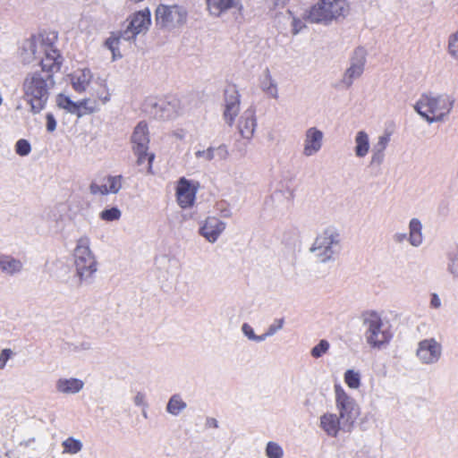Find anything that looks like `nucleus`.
<instances>
[{
    "label": "nucleus",
    "mask_w": 458,
    "mask_h": 458,
    "mask_svg": "<svg viewBox=\"0 0 458 458\" xmlns=\"http://www.w3.org/2000/svg\"><path fill=\"white\" fill-rule=\"evenodd\" d=\"M56 36L54 33L38 34L29 43L28 50L35 60H38L41 72H29L22 82L23 98L33 114L40 113L46 106L54 88L52 73L59 71L62 57L54 45Z\"/></svg>",
    "instance_id": "f257e3e1"
},
{
    "label": "nucleus",
    "mask_w": 458,
    "mask_h": 458,
    "mask_svg": "<svg viewBox=\"0 0 458 458\" xmlns=\"http://www.w3.org/2000/svg\"><path fill=\"white\" fill-rule=\"evenodd\" d=\"M455 98L447 93L423 94L414 105L415 111L429 124L447 120Z\"/></svg>",
    "instance_id": "f03ea898"
},
{
    "label": "nucleus",
    "mask_w": 458,
    "mask_h": 458,
    "mask_svg": "<svg viewBox=\"0 0 458 458\" xmlns=\"http://www.w3.org/2000/svg\"><path fill=\"white\" fill-rule=\"evenodd\" d=\"M350 13L347 0H318L304 13V19L311 23L328 25L345 18Z\"/></svg>",
    "instance_id": "7ed1b4c3"
},
{
    "label": "nucleus",
    "mask_w": 458,
    "mask_h": 458,
    "mask_svg": "<svg viewBox=\"0 0 458 458\" xmlns=\"http://www.w3.org/2000/svg\"><path fill=\"white\" fill-rule=\"evenodd\" d=\"M341 250V235L334 226H327L318 233L310 248L316 259L324 264L335 261Z\"/></svg>",
    "instance_id": "20e7f679"
},
{
    "label": "nucleus",
    "mask_w": 458,
    "mask_h": 458,
    "mask_svg": "<svg viewBox=\"0 0 458 458\" xmlns=\"http://www.w3.org/2000/svg\"><path fill=\"white\" fill-rule=\"evenodd\" d=\"M363 326L366 343L373 349H383L391 341L393 333L390 321L380 314L371 311L364 314Z\"/></svg>",
    "instance_id": "39448f33"
},
{
    "label": "nucleus",
    "mask_w": 458,
    "mask_h": 458,
    "mask_svg": "<svg viewBox=\"0 0 458 458\" xmlns=\"http://www.w3.org/2000/svg\"><path fill=\"white\" fill-rule=\"evenodd\" d=\"M91 240L84 234L76 241L73 259L76 275L82 282L89 281L98 270L96 257L90 248Z\"/></svg>",
    "instance_id": "423d86ee"
},
{
    "label": "nucleus",
    "mask_w": 458,
    "mask_h": 458,
    "mask_svg": "<svg viewBox=\"0 0 458 458\" xmlns=\"http://www.w3.org/2000/svg\"><path fill=\"white\" fill-rule=\"evenodd\" d=\"M155 15L158 25L173 30L186 23L188 11L180 4H159L156 9Z\"/></svg>",
    "instance_id": "0eeeda50"
},
{
    "label": "nucleus",
    "mask_w": 458,
    "mask_h": 458,
    "mask_svg": "<svg viewBox=\"0 0 458 458\" xmlns=\"http://www.w3.org/2000/svg\"><path fill=\"white\" fill-rule=\"evenodd\" d=\"M335 408L338 415L344 421L345 426L354 424L360 415V409L356 401L340 385L334 386Z\"/></svg>",
    "instance_id": "6e6552de"
},
{
    "label": "nucleus",
    "mask_w": 458,
    "mask_h": 458,
    "mask_svg": "<svg viewBox=\"0 0 458 458\" xmlns=\"http://www.w3.org/2000/svg\"><path fill=\"white\" fill-rule=\"evenodd\" d=\"M148 113L158 120H172L187 111L186 99L172 98L149 104Z\"/></svg>",
    "instance_id": "1a4fd4ad"
},
{
    "label": "nucleus",
    "mask_w": 458,
    "mask_h": 458,
    "mask_svg": "<svg viewBox=\"0 0 458 458\" xmlns=\"http://www.w3.org/2000/svg\"><path fill=\"white\" fill-rule=\"evenodd\" d=\"M367 50L362 47L354 49L350 58V65L344 72L339 82L342 88L349 89L355 80L361 77L367 62Z\"/></svg>",
    "instance_id": "9d476101"
},
{
    "label": "nucleus",
    "mask_w": 458,
    "mask_h": 458,
    "mask_svg": "<svg viewBox=\"0 0 458 458\" xmlns=\"http://www.w3.org/2000/svg\"><path fill=\"white\" fill-rule=\"evenodd\" d=\"M131 141L133 144L134 152L138 156V165H141L147 161L148 169L150 170L151 164L154 159V155L148 153L149 140L146 123H138L132 133Z\"/></svg>",
    "instance_id": "9b49d317"
},
{
    "label": "nucleus",
    "mask_w": 458,
    "mask_h": 458,
    "mask_svg": "<svg viewBox=\"0 0 458 458\" xmlns=\"http://www.w3.org/2000/svg\"><path fill=\"white\" fill-rule=\"evenodd\" d=\"M442 352L441 343L436 338L430 337L418 343L415 355L420 364L434 365L440 360Z\"/></svg>",
    "instance_id": "f8f14e48"
},
{
    "label": "nucleus",
    "mask_w": 458,
    "mask_h": 458,
    "mask_svg": "<svg viewBox=\"0 0 458 458\" xmlns=\"http://www.w3.org/2000/svg\"><path fill=\"white\" fill-rule=\"evenodd\" d=\"M227 227V223L216 216H208L199 223L198 233L208 243H216Z\"/></svg>",
    "instance_id": "ddd939ff"
},
{
    "label": "nucleus",
    "mask_w": 458,
    "mask_h": 458,
    "mask_svg": "<svg viewBox=\"0 0 458 458\" xmlns=\"http://www.w3.org/2000/svg\"><path fill=\"white\" fill-rule=\"evenodd\" d=\"M318 426L329 437H337L340 431L349 433L353 428L352 425L345 426L341 416L331 411H327L320 415Z\"/></svg>",
    "instance_id": "4468645a"
},
{
    "label": "nucleus",
    "mask_w": 458,
    "mask_h": 458,
    "mask_svg": "<svg viewBox=\"0 0 458 458\" xmlns=\"http://www.w3.org/2000/svg\"><path fill=\"white\" fill-rule=\"evenodd\" d=\"M199 183L192 180L182 177L178 180L175 187V196L178 205L182 208H191L196 200Z\"/></svg>",
    "instance_id": "2eb2a0df"
},
{
    "label": "nucleus",
    "mask_w": 458,
    "mask_h": 458,
    "mask_svg": "<svg viewBox=\"0 0 458 458\" xmlns=\"http://www.w3.org/2000/svg\"><path fill=\"white\" fill-rule=\"evenodd\" d=\"M150 17L151 14L148 8H145L134 13L131 17L127 29L123 33V38L126 40H130L140 33L147 32L151 24Z\"/></svg>",
    "instance_id": "dca6fc26"
},
{
    "label": "nucleus",
    "mask_w": 458,
    "mask_h": 458,
    "mask_svg": "<svg viewBox=\"0 0 458 458\" xmlns=\"http://www.w3.org/2000/svg\"><path fill=\"white\" fill-rule=\"evenodd\" d=\"M325 135L318 128H308L303 135L301 154L305 157H311L320 152L324 145Z\"/></svg>",
    "instance_id": "f3484780"
},
{
    "label": "nucleus",
    "mask_w": 458,
    "mask_h": 458,
    "mask_svg": "<svg viewBox=\"0 0 458 458\" xmlns=\"http://www.w3.org/2000/svg\"><path fill=\"white\" fill-rule=\"evenodd\" d=\"M240 111V94L234 86L229 87L225 91L224 119L232 126Z\"/></svg>",
    "instance_id": "a211bd4d"
},
{
    "label": "nucleus",
    "mask_w": 458,
    "mask_h": 458,
    "mask_svg": "<svg viewBox=\"0 0 458 458\" xmlns=\"http://www.w3.org/2000/svg\"><path fill=\"white\" fill-rule=\"evenodd\" d=\"M123 178L122 175H107L102 182H93L89 186L90 193L98 195L116 194L122 189Z\"/></svg>",
    "instance_id": "6ab92c4d"
},
{
    "label": "nucleus",
    "mask_w": 458,
    "mask_h": 458,
    "mask_svg": "<svg viewBox=\"0 0 458 458\" xmlns=\"http://www.w3.org/2000/svg\"><path fill=\"white\" fill-rule=\"evenodd\" d=\"M72 89L78 92H85L94 83L96 78L89 68L77 69L69 75Z\"/></svg>",
    "instance_id": "aec40b11"
},
{
    "label": "nucleus",
    "mask_w": 458,
    "mask_h": 458,
    "mask_svg": "<svg viewBox=\"0 0 458 458\" xmlns=\"http://www.w3.org/2000/svg\"><path fill=\"white\" fill-rule=\"evenodd\" d=\"M84 386L82 379L74 377H60L55 383L56 393L63 395H75L84 388Z\"/></svg>",
    "instance_id": "412c9836"
},
{
    "label": "nucleus",
    "mask_w": 458,
    "mask_h": 458,
    "mask_svg": "<svg viewBox=\"0 0 458 458\" xmlns=\"http://www.w3.org/2000/svg\"><path fill=\"white\" fill-rule=\"evenodd\" d=\"M229 156V149L225 144L210 146L206 149H199L195 152V157L205 162H210L212 160L225 161Z\"/></svg>",
    "instance_id": "4be33fe9"
},
{
    "label": "nucleus",
    "mask_w": 458,
    "mask_h": 458,
    "mask_svg": "<svg viewBox=\"0 0 458 458\" xmlns=\"http://www.w3.org/2000/svg\"><path fill=\"white\" fill-rule=\"evenodd\" d=\"M93 100L99 105H106L111 100V92L106 79L97 77L89 89Z\"/></svg>",
    "instance_id": "5701e85b"
},
{
    "label": "nucleus",
    "mask_w": 458,
    "mask_h": 458,
    "mask_svg": "<svg viewBox=\"0 0 458 458\" xmlns=\"http://www.w3.org/2000/svg\"><path fill=\"white\" fill-rule=\"evenodd\" d=\"M390 142V134L383 133L377 139V142L371 148L369 164L372 166H379L384 163L385 151Z\"/></svg>",
    "instance_id": "b1692460"
},
{
    "label": "nucleus",
    "mask_w": 458,
    "mask_h": 458,
    "mask_svg": "<svg viewBox=\"0 0 458 458\" xmlns=\"http://www.w3.org/2000/svg\"><path fill=\"white\" fill-rule=\"evenodd\" d=\"M371 150L370 139L368 132L360 130L354 136L353 152L357 158L363 159Z\"/></svg>",
    "instance_id": "393cba45"
},
{
    "label": "nucleus",
    "mask_w": 458,
    "mask_h": 458,
    "mask_svg": "<svg viewBox=\"0 0 458 458\" xmlns=\"http://www.w3.org/2000/svg\"><path fill=\"white\" fill-rule=\"evenodd\" d=\"M408 242L411 246L418 248L424 242L423 225L421 221L417 217H412L408 224Z\"/></svg>",
    "instance_id": "a878e982"
},
{
    "label": "nucleus",
    "mask_w": 458,
    "mask_h": 458,
    "mask_svg": "<svg viewBox=\"0 0 458 458\" xmlns=\"http://www.w3.org/2000/svg\"><path fill=\"white\" fill-rule=\"evenodd\" d=\"M238 128L243 138L250 139L252 137L256 128V118L253 110L248 109L242 114Z\"/></svg>",
    "instance_id": "bb28decb"
},
{
    "label": "nucleus",
    "mask_w": 458,
    "mask_h": 458,
    "mask_svg": "<svg viewBox=\"0 0 458 458\" xmlns=\"http://www.w3.org/2000/svg\"><path fill=\"white\" fill-rule=\"evenodd\" d=\"M22 262L10 255L0 253V271L7 276H13L22 270Z\"/></svg>",
    "instance_id": "cd10ccee"
},
{
    "label": "nucleus",
    "mask_w": 458,
    "mask_h": 458,
    "mask_svg": "<svg viewBox=\"0 0 458 458\" xmlns=\"http://www.w3.org/2000/svg\"><path fill=\"white\" fill-rule=\"evenodd\" d=\"M209 13L214 16H219L223 12L240 6V0H207Z\"/></svg>",
    "instance_id": "c85d7f7f"
},
{
    "label": "nucleus",
    "mask_w": 458,
    "mask_h": 458,
    "mask_svg": "<svg viewBox=\"0 0 458 458\" xmlns=\"http://www.w3.org/2000/svg\"><path fill=\"white\" fill-rule=\"evenodd\" d=\"M262 90L272 98H278V88L276 81L272 78L270 72L267 70L261 81Z\"/></svg>",
    "instance_id": "c756f323"
},
{
    "label": "nucleus",
    "mask_w": 458,
    "mask_h": 458,
    "mask_svg": "<svg viewBox=\"0 0 458 458\" xmlns=\"http://www.w3.org/2000/svg\"><path fill=\"white\" fill-rule=\"evenodd\" d=\"M186 407L187 403L182 398L179 394H174L166 404V411L173 416H178Z\"/></svg>",
    "instance_id": "7c9ffc66"
},
{
    "label": "nucleus",
    "mask_w": 458,
    "mask_h": 458,
    "mask_svg": "<svg viewBox=\"0 0 458 458\" xmlns=\"http://www.w3.org/2000/svg\"><path fill=\"white\" fill-rule=\"evenodd\" d=\"M78 106V112L79 114H76L78 117H81L85 114H93L96 112H98L99 105L97 103L96 100H92L91 98H83L80 101H77Z\"/></svg>",
    "instance_id": "2f4dec72"
},
{
    "label": "nucleus",
    "mask_w": 458,
    "mask_h": 458,
    "mask_svg": "<svg viewBox=\"0 0 458 458\" xmlns=\"http://www.w3.org/2000/svg\"><path fill=\"white\" fill-rule=\"evenodd\" d=\"M62 447L64 454L74 455L82 450L83 444L80 439L69 437L62 442Z\"/></svg>",
    "instance_id": "473e14b6"
},
{
    "label": "nucleus",
    "mask_w": 458,
    "mask_h": 458,
    "mask_svg": "<svg viewBox=\"0 0 458 458\" xmlns=\"http://www.w3.org/2000/svg\"><path fill=\"white\" fill-rule=\"evenodd\" d=\"M344 380L347 386L352 390H358L361 386V375L360 371L350 369L344 374Z\"/></svg>",
    "instance_id": "72a5a7b5"
},
{
    "label": "nucleus",
    "mask_w": 458,
    "mask_h": 458,
    "mask_svg": "<svg viewBox=\"0 0 458 458\" xmlns=\"http://www.w3.org/2000/svg\"><path fill=\"white\" fill-rule=\"evenodd\" d=\"M56 104L60 108L66 110L72 114H79L77 102L72 101L70 97L64 94H59L56 97Z\"/></svg>",
    "instance_id": "f704fd0d"
},
{
    "label": "nucleus",
    "mask_w": 458,
    "mask_h": 458,
    "mask_svg": "<svg viewBox=\"0 0 458 458\" xmlns=\"http://www.w3.org/2000/svg\"><path fill=\"white\" fill-rule=\"evenodd\" d=\"M446 270L452 276L453 279L458 282V250L448 253Z\"/></svg>",
    "instance_id": "c9c22d12"
},
{
    "label": "nucleus",
    "mask_w": 458,
    "mask_h": 458,
    "mask_svg": "<svg viewBox=\"0 0 458 458\" xmlns=\"http://www.w3.org/2000/svg\"><path fill=\"white\" fill-rule=\"evenodd\" d=\"M266 456L267 458H283L284 457V450L282 446L273 441H269L267 444L265 449Z\"/></svg>",
    "instance_id": "e433bc0d"
},
{
    "label": "nucleus",
    "mask_w": 458,
    "mask_h": 458,
    "mask_svg": "<svg viewBox=\"0 0 458 458\" xmlns=\"http://www.w3.org/2000/svg\"><path fill=\"white\" fill-rule=\"evenodd\" d=\"M121 216H122V212L116 207L104 209L99 214L100 219H102L106 222L117 221L121 218Z\"/></svg>",
    "instance_id": "4c0bfd02"
},
{
    "label": "nucleus",
    "mask_w": 458,
    "mask_h": 458,
    "mask_svg": "<svg viewBox=\"0 0 458 458\" xmlns=\"http://www.w3.org/2000/svg\"><path fill=\"white\" fill-rule=\"evenodd\" d=\"M330 344L327 340L322 339L310 350V355L314 359H318L324 356L329 351Z\"/></svg>",
    "instance_id": "58836bf2"
},
{
    "label": "nucleus",
    "mask_w": 458,
    "mask_h": 458,
    "mask_svg": "<svg viewBox=\"0 0 458 458\" xmlns=\"http://www.w3.org/2000/svg\"><path fill=\"white\" fill-rule=\"evenodd\" d=\"M14 149L15 153L20 157H27L31 152V145L29 140L20 139L16 141Z\"/></svg>",
    "instance_id": "ea45409f"
},
{
    "label": "nucleus",
    "mask_w": 458,
    "mask_h": 458,
    "mask_svg": "<svg viewBox=\"0 0 458 458\" xmlns=\"http://www.w3.org/2000/svg\"><path fill=\"white\" fill-rule=\"evenodd\" d=\"M242 332L249 340L261 343L265 341L263 335H258L255 334L253 327L248 323H243L242 326Z\"/></svg>",
    "instance_id": "a19ab883"
},
{
    "label": "nucleus",
    "mask_w": 458,
    "mask_h": 458,
    "mask_svg": "<svg viewBox=\"0 0 458 458\" xmlns=\"http://www.w3.org/2000/svg\"><path fill=\"white\" fill-rule=\"evenodd\" d=\"M447 50L454 59L458 60V30L450 35Z\"/></svg>",
    "instance_id": "79ce46f5"
},
{
    "label": "nucleus",
    "mask_w": 458,
    "mask_h": 458,
    "mask_svg": "<svg viewBox=\"0 0 458 458\" xmlns=\"http://www.w3.org/2000/svg\"><path fill=\"white\" fill-rule=\"evenodd\" d=\"M15 356V352L10 348H4L0 352V369H4L7 362Z\"/></svg>",
    "instance_id": "37998d69"
},
{
    "label": "nucleus",
    "mask_w": 458,
    "mask_h": 458,
    "mask_svg": "<svg viewBox=\"0 0 458 458\" xmlns=\"http://www.w3.org/2000/svg\"><path fill=\"white\" fill-rule=\"evenodd\" d=\"M105 45L112 52L113 60H114L116 58V52L118 51L119 39L117 38H108Z\"/></svg>",
    "instance_id": "c03bdc74"
},
{
    "label": "nucleus",
    "mask_w": 458,
    "mask_h": 458,
    "mask_svg": "<svg viewBox=\"0 0 458 458\" xmlns=\"http://www.w3.org/2000/svg\"><path fill=\"white\" fill-rule=\"evenodd\" d=\"M283 325H284V320L283 319H279L277 321V324H274V325L269 326V327L267 328V332L263 334V336L265 337V340L267 337H270V336L274 335L278 330L282 329Z\"/></svg>",
    "instance_id": "a18cd8bd"
},
{
    "label": "nucleus",
    "mask_w": 458,
    "mask_h": 458,
    "mask_svg": "<svg viewBox=\"0 0 458 458\" xmlns=\"http://www.w3.org/2000/svg\"><path fill=\"white\" fill-rule=\"evenodd\" d=\"M46 121L47 131L49 132L55 131L57 125L55 116L51 113H47L46 114Z\"/></svg>",
    "instance_id": "49530a36"
},
{
    "label": "nucleus",
    "mask_w": 458,
    "mask_h": 458,
    "mask_svg": "<svg viewBox=\"0 0 458 458\" xmlns=\"http://www.w3.org/2000/svg\"><path fill=\"white\" fill-rule=\"evenodd\" d=\"M133 403L136 406L146 408L147 403L145 394L141 392H137L133 397Z\"/></svg>",
    "instance_id": "de8ad7c7"
},
{
    "label": "nucleus",
    "mask_w": 458,
    "mask_h": 458,
    "mask_svg": "<svg viewBox=\"0 0 458 458\" xmlns=\"http://www.w3.org/2000/svg\"><path fill=\"white\" fill-rule=\"evenodd\" d=\"M442 305L441 299L437 293H432L430 296V307L433 309H439Z\"/></svg>",
    "instance_id": "09e8293b"
},
{
    "label": "nucleus",
    "mask_w": 458,
    "mask_h": 458,
    "mask_svg": "<svg viewBox=\"0 0 458 458\" xmlns=\"http://www.w3.org/2000/svg\"><path fill=\"white\" fill-rule=\"evenodd\" d=\"M406 239L408 240V235L405 233H395L393 235V240L395 243H403Z\"/></svg>",
    "instance_id": "8fccbe9b"
},
{
    "label": "nucleus",
    "mask_w": 458,
    "mask_h": 458,
    "mask_svg": "<svg viewBox=\"0 0 458 458\" xmlns=\"http://www.w3.org/2000/svg\"><path fill=\"white\" fill-rule=\"evenodd\" d=\"M205 426L208 428H218V421L216 419L212 417H208L205 421Z\"/></svg>",
    "instance_id": "3c124183"
},
{
    "label": "nucleus",
    "mask_w": 458,
    "mask_h": 458,
    "mask_svg": "<svg viewBox=\"0 0 458 458\" xmlns=\"http://www.w3.org/2000/svg\"><path fill=\"white\" fill-rule=\"evenodd\" d=\"M293 33L296 34L300 31V30L302 28V22L299 19L293 18Z\"/></svg>",
    "instance_id": "603ef678"
},
{
    "label": "nucleus",
    "mask_w": 458,
    "mask_h": 458,
    "mask_svg": "<svg viewBox=\"0 0 458 458\" xmlns=\"http://www.w3.org/2000/svg\"><path fill=\"white\" fill-rule=\"evenodd\" d=\"M219 212L222 217L224 218H229L232 216V211L228 208H219Z\"/></svg>",
    "instance_id": "864d4df0"
},
{
    "label": "nucleus",
    "mask_w": 458,
    "mask_h": 458,
    "mask_svg": "<svg viewBox=\"0 0 458 458\" xmlns=\"http://www.w3.org/2000/svg\"><path fill=\"white\" fill-rule=\"evenodd\" d=\"M288 2L289 0H272L273 5L278 8L285 6Z\"/></svg>",
    "instance_id": "5fc2aeb1"
},
{
    "label": "nucleus",
    "mask_w": 458,
    "mask_h": 458,
    "mask_svg": "<svg viewBox=\"0 0 458 458\" xmlns=\"http://www.w3.org/2000/svg\"><path fill=\"white\" fill-rule=\"evenodd\" d=\"M310 404V399L309 397H307L306 400L304 401V405L309 406Z\"/></svg>",
    "instance_id": "6e6d98bb"
}]
</instances>
